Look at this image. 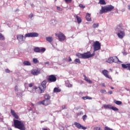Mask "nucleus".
<instances>
[{
    "label": "nucleus",
    "mask_w": 130,
    "mask_h": 130,
    "mask_svg": "<svg viewBox=\"0 0 130 130\" xmlns=\"http://www.w3.org/2000/svg\"><path fill=\"white\" fill-rule=\"evenodd\" d=\"M95 56V52H93L92 54H91V52L87 51L86 53L83 54L78 53L76 54V56L79 57V58H82L83 59H87V58H90V57H93Z\"/></svg>",
    "instance_id": "obj_1"
},
{
    "label": "nucleus",
    "mask_w": 130,
    "mask_h": 130,
    "mask_svg": "<svg viewBox=\"0 0 130 130\" xmlns=\"http://www.w3.org/2000/svg\"><path fill=\"white\" fill-rule=\"evenodd\" d=\"M13 121L14 126L15 127V128H18L20 130H26V126H25V124H24L22 121L14 119Z\"/></svg>",
    "instance_id": "obj_2"
},
{
    "label": "nucleus",
    "mask_w": 130,
    "mask_h": 130,
    "mask_svg": "<svg viewBox=\"0 0 130 130\" xmlns=\"http://www.w3.org/2000/svg\"><path fill=\"white\" fill-rule=\"evenodd\" d=\"M114 9V6L112 5H108L106 6L102 7L101 10L100 11V14L102 15L105 13H107L108 12H111L112 10Z\"/></svg>",
    "instance_id": "obj_3"
},
{
    "label": "nucleus",
    "mask_w": 130,
    "mask_h": 130,
    "mask_svg": "<svg viewBox=\"0 0 130 130\" xmlns=\"http://www.w3.org/2000/svg\"><path fill=\"white\" fill-rule=\"evenodd\" d=\"M116 32H118L117 35L120 39H122L125 36V32L122 30H119V28L117 27L115 28Z\"/></svg>",
    "instance_id": "obj_4"
},
{
    "label": "nucleus",
    "mask_w": 130,
    "mask_h": 130,
    "mask_svg": "<svg viewBox=\"0 0 130 130\" xmlns=\"http://www.w3.org/2000/svg\"><path fill=\"white\" fill-rule=\"evenodd\" d=\"M119 61V59L117 57V56H113V57H110L108 60L106 61L107 62L109 63H112L113 62H118Z\"/></svg>",
    "instance_id": "obj_5"
},
{
    "label": "nucleus",
    "mask_w": 130,
    "mask_h": 130,
    "mask_svg": "<svg viewBox=\"0 0 130 130\" xmlns=\"http://www.w3.org/2000/svg\"><path fill=\"white\" fill-rule=\"evenodd\" d=\"M47 80L48 83H54L56 82V77L54 75H51L48 76Z\"/></svg>",
    "instance_id": "obj_6"
},
{
    "label": "nucleus",
    "mask_w": 130,
    "mask_h": 130,
    "mask_svg": "<svg viewBox=\"0 0 130 130\" xmlns=\"http://www.w3.org/2000/svg\"><path fill=\"white\" fill-rule=\"evenodd\" d=\"M93 46L94 51H97L101 49V44H100L99 41H95L93 43Z\"/></svg>",
    "instance_id": "obj_7"
},
{
    "label": "nucleus",
    "mask_w": 130,
    "mask_h": 130,
    "mask_svg": "<svg viewBox=\"0 0 130 130\" xmlns=\"http://www.w3.org/2000/svg\"><path fill=\"white\" fill-rule=\"evenodd\" d=\"M55 36L58 37L59 41H64L66 40V36L62 32H59L58 34H55Z\"/></svg>",
    "instance_id": "obj_8"
},
{
    "label": "nucleus",
    "mask_w": 130,
    "mask_h": 130,
    "mask_svg": "<svg viewBox=\"0 0 130 130\" xmlns=\"http://www.w3.org/2000/svg\"><path fill=\"white\" fill-rule=\"evenodd\" d=\"M40 69L37 68L36 69H32L31 72L30 74L33 75V76H38L41 72Z\"/></svg>",
    "instance_id": "obj_9"
},
{
    "label": "nucleus",
    "mask_w": 130,
    "mask_h": 130,
    "mask_svg": "<svg viewBox=\"0 0 130 130\" xmlns=\"http://www.w3.org/2000/svg\"><path fill=\"white\" fill-rule=\"evenodd\" d=\"M38 36H39V34H38V33L37 32H30V33H28V34H26L25 35L24 37L26 38V37H38Z\"/></svg>",
    "instance_id": "obj_10"
},
{
    "label": "nucleus",
    "mask_w": 130,
    "mask_h": 130,
    "mask_svg": "<svg viewBox=\"0 0 130 130\" xmlns=\"http://www.w3.org/2000/svg\"><path fill=\"white\" fill-rule=\"evenodd\" d=\"M39 89V91H38L39 94H42V93H44V91H45L46 88H42L41 87L39 86L37 87L36 86L33 87V90L36 91L38 89Z\"/></svg>",
    "instance_id": "obj_11"
},
{
    "label": "nucleus",
    "mask_w": 130,
    "mask_h": 130,
    "mask_svg": "<svg viewBox=\"0 0 130 130\" xmlns=\"http://www.w3.org/2000/svg\"><path fill=\"white\" fill-rule=\"evenodd\" d=\"M102 74L106 77V78H107L108 79H110V80H112V77L111 76H109V72L106 70H103L102 71Z\"/></svg>",
    "instance_id": "obj_12"
},
{
    "label": "nucleus",
    "mask_w": 130,
    "mask_h": 130,
    "mask_svg": "<svg viewBox=\"0 0 130 130\" xmlns=\"http://www.w3.org/2000/svg\"><path fill=\"white\" fill-rule=\"evenodd\" d=\"M74 125L79 129H87V127L83 126L80 123L77 122H74Z\"/></svg>",
    "instance_id": "obj_13"
},
{
    "label": "nucleus",
    "mask_w": 130,
    "mask_h": 130,
    "mask_svg": "<svg viewBox=\"0 0 130 130\" xmlns=\"http://www.w3.org/2000/svg\"><path fill=\"white\" fill-rule=\"evenodd\" d=\"M46 50L45 48H42L40 49L39 47H36L34 49V51L37 53L44 52Z\"/></svg>",
    "instance_id": "obj_14"
},
{
    "label": "nucleus",
    "mask_w": 130,
    "mask_h": 130,
    "mask_svg": "<svg viewBox=\"0 0 130 130\" xmlns=\"http://www.w3.org/2000/svg\"><path fill=\"white\" fill-rule=\"evenodd\" d=\"M51 102L50 101L48 100H44L40 102V104H42V105H44L45 106H47V105H49Z\"/></svg>",
    "instance_id": "obj_15"
},
{
    "label": "nucleus",
    "mask_w": 130,
    "mask_h": 130,
    "mask_svg": "<svg viewBox=\"0 0 130 130\" xmlns=\"http://www.w3.org/2000/svg\"><path fill=\"white\" fill-rule=\"evenodd\" d=\"M11 113L12 115L13 116V117L15 118L16 119H20V117H19V115L16 113V112L14 110L11 109Z\"/></svg>",
    "instance_id": "obj_16"
},
{
    "label": "nucleus",
    "mask_w": 130,
    "mask_h": 130,
    "mask_svg": "<svg viewBox=\"0 0 130 130\" xmlns=\"http://www.w3.org/2000/svg\"><path fill=\"white\" fill-rule=\"evenodd\" d=\"M17 39L18 40V41L22 42L24 41V36L22 35H17Z\"/></svg>",
    "instance_id": "obj_17"
},
{
    "label": "nucleus",
    "mask_w": 130,
    "mask_h": 130,
    "mask_svg": "<svg viewBox=\"0 0 130 130\" xmlns=\"http://www.w3.org/2000/svg\"><path fill=\"white\" fill-rule=\"evenodd\" d=\"M121 67L123 69H126L128 71H130V63L121 64Z\"/></svg>",
    "instance_id": "obj_18"
},
{
    "label": "nucleus",
    "mask_w": 130,
    "mask_h": 130,
    "mask_svg": "<svg viewBox=\"0 0 130 130\" xmlns=\"http://www.w3.org/2000/svg\"><path fill=\"white\" fill-rule=\"evenodd\" d=\"M74 18H76V19H77V22L78 23V24L82 23V19L81 18V17L77 15V14H75L74 15Z\"/></svg>",
    "instance_id": "obj_19"
},
{
    "label": "nucleus",
    "mask_w": 130,
    "mask_h": 130,
    "mask_svg": "<svg viewBox=\"0 0 130 130\" xmlns=\"http://www.w3.org/2000/svg\"><path fill=\"white\" fill-rule=\"evenodd\" d=\"M46 84H47V81L46 80H44L41 83V86L44 89H46Z\"/></svg>",
    "instance_id": "obj_20"
},
{
    "label": "nucleus",
    "mask_w": 130,
    "mask_h": 130,
    "mask_svg": "<svg viewBox=\"0 0 130 130\" xmlns=\"http://www.w3.org/2000/svg\"><path fill=\"white\" fill-rule=\"evenodd\" d=\"M86 19L87 21H88V22H91V14H90L89 13H87L86 16Z\"/></svg>",
    "instance_id": "obj_21"
},
{
    "label": "nucleus",
    "mask_w": 130,
    "mask_h": 130,
    "mask_svg": "<svg viewBox=\"0 0 130 130\" xmlns=\"http://www.w3.org/2000/svg\"><path fill=\"white\" fill-rule=\"evenodd\" d=\"M83 77L84 78L85 81L87 82V83H89V84H92V81H91L90 79H88V77H87L86 75H83Z\"/></svg>",
    "instance_id": "obj_22"
},
{
    "label": "nucleus",
    "mask_w": 130,
    "mask_h": 130,
    "mask_svg": "<svg viewBox=\"0 0 130 130\" xmlns=\"http://www.w3.org/2000/svg\"><path fill=\"white\" fill-rule=\"evenodd\" d=\"M61 89H59L58 87H55L53 89V92L54 93H59V92H61Z\"/></svg>",
    "instance_id": "obj_23"
},
{
    "label": "nucleus",
    "mask_w": 130,
    "mask_h": 130,
    "mask_svg": "<svg viewBox=\"0 0 130 130\" xmlns=\"http://www.w3.org/2000/svg\"><path fill=\"white\" fill-rule=\"evenodd\" d=\"M104 107L106 109H111L112 106H111V105H104Z\"/></svg>",
    "instance_id": "obj_24"
},
{
    "label": "nucleus",
    "mask_w": 130,
    "mask_h": 130,
    "mask_svg": "<svg viewBox=\"0 0 130 130\" xmlns=\"http://www.w3.org/2000/svg\"><path fill=\"white\" fill-rule=\"evenodd\" d=\"M46 40H47V41L50 43V42H52L53 39H52V37H49L46 38Z\"/></svg>",
    "instance_id": "obj_25"
},
{
    "label": "nucleus",
    "mask_w": 130,
    "mask_h": 130,
    "mask_svg": "<svg viewBox=\"0 0 130 130\" xmlns=\"http://www.w3.org/2000/svg\"><path fill=\"white\" fill-rule=\"evenodd\" d=\"M63 60H64V61H68V62H71V61H72V58H71V56H69L68 57V58H64L63 59Z\"/></svg>",
    "instance_id": "obj_26"
},
{
    "label": "nucleus",
    "mask_w": 130,
    "mask_h": 130,
    "mask_svg": "<svg viewBox=\"0 0 130 130\" xmlns=\"http://www.w3.org/2000/svg\"><path fill=\"white\" fill-rule=\"evenodd\" d=\"M82 99L83 100H92V98H91V97H90V96H83V97L82 98Z\"/></svg>",
    "instance_id": "obj_27"
},
{
    "label": "nucleus",
    "mask_w": 130,
    "mask_h": 130,
    "mask_svg": "<svg viewBox=\"0 0 130 130\" xmlns=\"http://www.w3.org/2000/svg\"><path fill=\"white\" fill-rule=\"evenodd\" d=\"M45 100H49L50 99V96L49 94H45L44 95Z\"/></svg>",
    "instance_id": "obj_28"
},
{
    "label": "nucleus",
    "mask_w": 130,
    "mask_h": 130,
    "mask_svg": "<svg viewBox=\"0 0 130 130\" xmlns=\"http://www.w3.org/2000/svg\"><path fill=\"white\" fill-rule=\"evenodd\" d=\"M23 64L24 66H31V63L29 61H24Z\"/></svg>",
    "instance_id": "obj_29"
},
{
    "label": "nucleus",
    "mask_w": 130,
    "mask_h": 130,
    "mask_svg": "<svg viewBox=\"0 0 130 130\" xmlns=\"http://www.w3.org/2000/svg\"><path fill=\"white\" fill-rule=\"evenodd\" d=\"M99 4L100 5H106V2H105V0H100Z\"/></svg>",
    "instance_id": "obj_30"
},
{
    "label": "nucleus",
    "mask_w": 130,
    "mask_h": 130,
    "mask_svg": "<svg viewBox=\"0 0 130 130\" xmlns=\"http://www.w3.org/2000/svg\"><path fill=\"white\" fill-rule=\"evenodd\" d=\"M50 23L52 25H56L57 24V21L55 20H52Z\"/></svg>",
    "instance_id": "obj_31"
},
{
    "label": "nucleus",
    "mask_w": 130,
    "mask_h": 130,
    "mask_svg": "<svg viewBox=\"0 0 130 130\" xmlns=\"http://www.w3.org/2000/svg\"><path fill=\"white\" fill-rule=\"evenodd\" d=\"M32 61L34 63H39V60L37 58H33Z\"/></svg>",
    "instance_id": "obj_32"
},
{
    "label": "nucleus",
    "mask_w": 130,
    "mask_h": 130,
    "mask_svg": "<svg viewBox=\"0 0 130 130\" xmlns=\"http://www.w3.org/2000/svg\"><path fill=\"white\" fill-rule=\"evenodd\" d=\"M114 103H115V104H117V105H121V104H122V103L119 101H115Z\"/></svg>",
    "instance_id": "obj_33"
},
{
    "label": "nucleus",
    "mask_w": 130,
    "mask_h": 130,
    "mask_svg": "<svg viewBox=\"0 0 130 130\" xmlns=\"http://www.w3.org/2000/svg\"><path fill=\"white\" fill-rule=\"evenodd\" d=\"M5 36H4V35L3 34L0 33V40H5Z\"/></svg>",
    "instance_id": "obj_34"
},
{
    "label": "nucleus",
    "mask_w": 130,
    "mask_h": 130,
    "mask_svg": "<svg viewBox=\"0 0 130 130\" xmlns=\"http://www.w3.org/2000/svg\"><path fill=\"white\" fill-rule=\"evenodd\" d=\"M99 26V23H93L92 25L93 28H98Z\"/></svg>",
    "instance_id": "obj_35"
},
{
    "label": "nucleus",
    "mask_w": 130,
    "mask_h": 130,
    "mask_svg": "<svg viewBox=\"0 0 130 130\" xmlns=\"http://www.w3.org/2000/svg\"><path fill=\"white\" fill-rule=\"evenodd\" d=\"M111 109H112V110H114V111H118V109L115 107L112 106Z\"/></svg>",
    "instance_id": "obj_36"
},
{
    "label": "nucleus",
    "mask_w": 130,
    "mask_h": 130,
    "mask_svg": "<svg viewBox=\"0 0 130 130\" xmlns=\"http://www.w3.org/2000/svg\"><path fill=\"white\" fill-rule=\"evenodd\" d=\"M74 61L77 63H81V60H80V59L76 58L75 59Z\"/></svg>",
    "instance_id": "obj_37"
},
{
    "label": "nucleus",
    "mask_w": 130,
    "mask_h": 130,
    "mask_svg": "<svg viewBox=\"0 0 130 130\" xmlns=\"http://www.w3.org/2000/svg\"><path fill=\"white\" fill-rule=\"evenodd\" d=\"M83 120H84V121H86V119H87V115H84L82 117Z\"/></svg>",
    "instance_id": "obj_38"
},
{
    "label": "nucleus",
    "mask_w": 130,
    "mask_h": 130,
    "mask_svg": "<svg viewBox=\"0 0 130 130\" xmlns=\"http://www.w3.org/2000/svg\"><path fill=\"white\" fill-rule=\"evenodd\" d=\"M33 86H34V83H31L28 84L29 88H32V87H33Z\"/></svg>",
    "instance_id": "obj_39"
},
{
    "label": "nucleus",
    "mask_w": 130,
    "mask_h": 130,
    "mask_svg": "<svg viewBox=\"0 0 130 130\" xmlns=\"http://www.w3.org/2000/svg\"><path fill=\"white\" fill-rule=\"evenodd\" d=\"M79 7L80 8H81V9H85V6L83 5V4H80L79 5Z\"/></svg>",
    "instance_id": "obj_40"
},
{
    "label": "nucleus",
    "mask_w": 130,
    "mask_h": 130,
    "mask_svg": "<svg viewBox=\"0 0 130 130\" xmlns=\"http://www.w3.org/2000/svg\"><path fill=\"white\" fill-rule=\"evenodd\" d=\"M100 92H101V93H102V94H103L104 93H106V90H105V89H101Z\"/></svg>",
    "instance_id": "obj_41"
},
{
    "label": "nucleus",
    "mask_w": 130,
    "mask_h": 130,
    "mask_svg": "<svg viewBox=\"0 0 130 130\" xmlns=\"http://www.w3.org/2000/svg\"><path fill=\"white\" fill-rule=\"evenodd\" d=\"M29 18H30V19H32V18H33L34 17V15L32 13H31L30 14H29L28 15Z\"/></svg>",
    "instance_id": "obj_42"
},
{
    "label": "nucleus",
    "mask_w": 130,
    "mask_h": 130,
    "mask_svg": "<svg viewBox=\"0 0 130 130\" xmlns=\"http://www.w3.org/2000/svg\"><path fill=\"white\" fill-rule=\"evenodd\" d=\"M65 2L67 4H70L72 3V0H65Z\"/></svg>",
    "instance_id": "obj_43"
},
{
    "label": "nucleus",
    "mask_w": 130,
    "mask_h": 130,
    "mask_svg": "<svg viewBox=\"0 0 130 130\" xmlns=\"http://www.w3.org/2000/svg\"><path fill=\"white\" fill-rule=\"evenodd\" d=\"M94 130H101V128H100V127H95L93 128Z\"/></svg>",
    "instance_id": "obj_44"
},
{
    "label": "nucleus",
    "mask_w": 130,
    "mask_h": 130,
    "mask_svg": "<svg viewBox=\"0 0 130 130\" xmlns=\"http://www.w3.org/2000/svg\"><path fill=\"white\" fill-rule=\"evenodd\" d=\"M59 129L60 130H64V127H63V126L60 125V126H59Z\"/></svg>",
    "instance_id": "obj_45"
},
{
    "label": "nucleus",
    "mask_w": 130,
    "mask_h": 130,
    "mask_svg": "<svg viewBox=\"0 0 130 130\" xmlns=\"http://www.w3.org/2000/svg\"><path fill=\"white\" fill-rule=\"evenodd\" d=\"M57 10H58V11H62V9H61L60 7H57Z\"/></svg>",
    "instance_id": "obj_46"
},
{
    "label": "nucleus",
    "mask_w": 130,
    "mask_h": 130,
    "mask_svg": "<svg viewBox=\"0 0 130 130\" xmlns=\"http://www.w3.org/2000/svg\"><path fill=\"white\" fill-rule=\"evenodd\" d=\"M14 89H15V90L17 92L19 91V90L18 89V86L17 85L15 86Z\"/></svg>",
    "instance_id": "obj_47"
},
{
    "label": "nucleus",
    "mask_w": 130,
    "mask_h": 130,
    "mask_svg": "<svg viewBox=\"0 0 130 130\" xmlns=\"http://www.w3.org/2000/svg\"><path fill=\"white\" fill-rule=\"evenodd\" d=\"M5 72H6V73H10V72H11L10 71V70H9V69H6V70H5Z\"/></svg>",
    "instance_id": "obj_48"
},
{
    "label": "nucleus",
    "mask_w": 130,
    "mask_h": 130,
    "mask_svg": "<svg viewBox=\"0 0 130 130\" xmlns=\"http://www.w3.org/2000/svg\"><path fill=\"white\" fill-rule=\"evenodd\" d=\"M68 87H69V88H72V87H73V85L69 84H68Z\"/></svg>",
    "instance_id": "obj_49"
},
{
    "label": "nucleus",
    "mask_w": 130,
    "mask_h": 130,
    "mask_svg": "<svg viewBox=\"0 0 130 130\" xmlns=\"http://www.w3.org/2000/svg\"><path fill=\"white\" fill-rule=\"evenodd\" d=\"M101 86H102V87H105V83H102V84H101Z\"/></svg>",
    "instance_id": "obj_50"
},
{
    "label": "nucleus",
    "mask_w": 130,
    "mask_h": 130,
    "mask_svg": "<svg viewBox=\"0 0 130 130\" xmlns=\"http://www.w3.org/2000/svg\"><path fill=\"white\" fill-rule=\"evenodd\" d=\"M108 93H109V94H110V95H111V94H112L113 92H112V91L110 90L108 91Z\"/></svg>",
    "instance_id": "obj_51"
},
{
    "label": "nucleus",
    "mask_w": 130,
    "mask_h": 130,
    "mask_svg": "<svg viewBox=\"0 0 130 130\" xmlns=\"http://www.w3.org/2000/svg\"><path fill=\"white\" fill-rule=\"evenodd\" d=\"M83 114H84V113H83V112H82V111L80 112L79 115H82Z\"/></svg>",
    "instance_id": "obj_52"
},
{
    "label": "nucleus",
    "mask_w": 130,
    "mask_h": 130,
    "mask_svg": "<svg viewBox=\"0 0 130 130\" xmlns=\"http://www.w3.org/2000/svg\"><path fill=\"white\" fill-rule=\"evenodd\" d=\"M45 64H49V61L45 62Z\"/></svg>",
    "instance_id": "obj_53"
},
{
    "label": "nucleus",
    "mask_w": 130,
    "mask_h": 130,
    "mask_svg": "<svg viewBox=\"0 0 130 130\" xmlns=\"http://www.w3.org/2000/svg\"><path fill=\"white\" fill-rule=\"evenodd\" d=\"M122 26V24H120L119 25V27L120 28H121Z\"/></svg>",
    "instance_id": "obj_54"
},
{
    "label": "nucleus",
    "mask_w": 130,
    "mask_h": 130,
    "mask_svg": "<svg viewBox=\"0 0 130 130\" xmlns=\"http://www.w3.org/2000/svg\"><path fill=\"white\" fill-rule=\"evenodd\" d=\"M128 10H130V5H128Z\"/></svg>",
    "instance_id": "obj_55"
},
{
    "label": "nucleus",
    "mask_w": 130,
    "mask_h": 130,
    "mask_svg": "<svg viewBox=\"0 0 130 130\" xmlns=\"http://www.w3.org/2000/svg\"><path fill=\"white\" fill-rule=\"evenodd\" d=\"M111 88L112 89H114V88L113 87H111Z\"/></svg>",
    "instance_id": "obj_56"
},
{
    "label": "nucleus",
    "mask_w": 130,
    "mask_h": 130,
    "mask_svg": "<svg viewBox=\"0 0 130 130\" xmlns=\"http://www.w3.org/2000/svg\"><path fill=\"white\" fill-rule=\"evenodd\" d=\"M31 6H32V7H33V6H34V5L32 4Z\"/></svg>",
    "instance_id": "obj_57"
}]
</instances>
